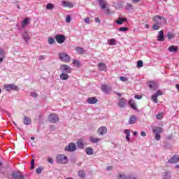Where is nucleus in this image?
I'll list each match as a JSON object with an SVG mask.
<instances>
[{
  "instance_id": "obj_1",
  "label": "nucleus",
  "mask_w": 179,
  "mask_h": 179,
  "mask_svg": "<svg viewBox=\"0 0 179 179\" xmlns=\"http://www.w3.org/2000/svg\"><path fill=\"white\" fill-rule=\"evenodd\" d=\"M153 22L157 23V24H166L167 23V20L166 17L161 16V15H156L152 18Z\"/></svg>"
},
{
  "instance_id": "obj_2",
  "label": "nucleus",
  "mask_w": 179,
  "mask_h": 179,
  "mask_svg": "<svg viewBox=\"0 0 179 179\" xmlns=\"http://www.w3.org/2000/svg\"><path fill=\"white\" fill-rule=\"evenodd\" d=\"M56 161L59 164H68V157L64 154L58 155L56 157Z\"/></svg>"
},
{
  "instance_id": "obj_3",
  "label": "nucleus",
  "mask_w": 179,
  "mask_h": 179,
  "mask_svg": "<svg viewBox=\"0 0 179 179\" xmlns=\"http://www.w3.org/2000/svg\"><path fill=\"white\" fill-rule=\"evenodd\" d=\"M59 58L60 61H62L63 62H66L68 64L71 61V57L68 55V54L62 52L59 54Z\"/></svg>"
},
{
  "instance_id": "obj_4",
  "label": "nucleus",
  "mask_w": 179,
  "mask_h": 179,
  "mask_svg": "<svg viewBox=\"0 0 179 179\" xmlns=\"http://www.w3.org/2000/svg\"><path fill=\"white\" fill-rule=\"evenodd\" d=\"M48 120L49 122H52V124H56V122H58L59 117H58V115L55 113H51L49 115Z\"/></svg>"
},
{
  "instance_id": "obj_5",
  "label": "nucleus",
  "mask_w": 179,
  "mask_h": 179,
  "mask_svg": "<svg viewBox=\"0 0 179 179\" xmlns=\"http://www.w3.org/2000/svg\"><path fill=\"white\" fill-rule=\"evenodd\" d=\"M11 176L14 179H24V176L22 174L20 171H13Z\"/></svg>"
},
{
  "instance_id": "obj_6",
  "label": "nucleus",
  "mask_w": 179,
  "mask_h": 179,
  "mask_svg": "<svg viewBox=\"0 0 179 179\" xmlns=\"http://www.w3.org/2000/svg\"><path fill=\"white\" fill-rule=\"evenodd\" d=\"M76 149V144H75V143H70L67 146L65 147L64 150L66 152H75Z\"/></svg>"
},
{
  "instance_id": "obj_7",
  "label": "nucleus",
  "mask_w": 179,
  "mask_h": 179,
  "mask_svg": "<svg viewBox=\"0 0 179 179\" xmlns=\"http://www.w3.org/2000/svg\"><path fill=\"white\" fill-rule=\"evenodd\" d=\"M55 38L58 44H63V43H65V40H66L65 35L64 34H57L55 35Z\"/></svg>"
},
{
  "instance_id": "obj_8",
  "label": "nucleus",
  "mask_w": 179,
  "mask_h": 179,
  "mask_svg": "<svg viewBox=\"0 0 179 179\" xmlns=\"http://www.w3.org/2000/svg\"><path fill=\"white\" fill-rule=\"evenodd\" d=\"M4 88L6 89V92H10V90H15L17 92L19 90V87L15 84H7L4 85Z\"/></svg>"
},
{
  "instance_id": "obj_9",
  "label": "nucleus",
  "mask_w": 179,
  "mask_h": 179,
  "mask_svg": "<svg viewBox=\"0 0 179 179\" xmlns=\"http://www.w3.org/2000/svg\"><path fill=\"white\" fill-rule=\"evenodd\" d=\"M101 89L102 92H103V93H106V94H110L111 93V91L113 90L111 87L107 85H101Z\"/></svg>"
},
{
  "instance_id": "obj_10",
  "label": "nucleus",
  "mask_w": 179,
  "mask_h": 179,
  "mask_svg": "<svg viewBox=\"0 0 179 179\" xmlns=\"http://www.w3.org/2000/svg\"><path fill=\"white\" fill-rule=\"evenodd\" d=\"M60 71H62V73H71L72 72L71 67L66 64L62 65L60 66Z\"/></svg>"
},
{
  "instance_id": "obj_11",
  "label": "nucleus",
  "mask_w": 179,
  "mask_h": 179,
  "mask_svg": "<svg viewBox=\"0 0 179 179\" xmlns=\"http://www.w3.org/2000/svg\"><path fill=\"white\" fill-rule=\"evenodd\" d=\"M117 106L120 108H125L127 106V99L124 97L120 98L117 102Z\"/></svg>"
},
{
  "instance_id": "obj_12",
  "label": "nucleus",
  "mask_w": 179,
  "mask_h": 179,
  "mask_svg": "<svg viewBox=\"0 0 179 179\" xmlns=\"http://www.w3.org/2000/svg\"><path fill=\"white\" fill-rule=\"evenodd\" d=\"M62 6H64V8H73V3L69 2L66 0L62 1Z\"/></svg>"
},
{
  "instance_id": "obj_13",
  "label": "nucleus",
  "mask_w": 179,
  "mask_h": 179,
  "mask_svg": "<svg viewBox=\"0 0 179 179\" xmlns=\"http://www.w3.org/2000/svg\"><path fill=\"white\" fill-rule=\"evenodd\" d=\"M98 4L101 9H106L107 8V1L106 0H97Z\"/></svg>"
},
{
  "instance_id": "obj_14",
  "label": "nucleus",
  "mask_w": 179,
  "mask_h": 179,
  "mask_svg": "<svg viewBox=\"0 0 179 179\" xmlns=\"http://www.w3.org/2000/svg\"><path fill=\"white\" fill-rule=\"evenodd\" d=\"M128 104L131 107V108H132L133 110H135L136 111H138L136 103H135V101H134V99L129 100Z\"/></svg>"
},
{
  "instance_id": "obj_15",
  "label": "nucleus",
  "mask_w": 179,
  "mask_h": 179,
  "mask_svg": "<svg viewBox=\"0 0 179 179\" xmlns=\"http://www.w3.org/2000/svg\"><path fill=\"white\" fill-rule=\"evenodd\" d=\"M148 86L150 87V89H152V90H157V83L155 82V81H150L148 83Z\"/></svg>"
},
{
  "instance_id": "obj_16",
  "label": "nucleus",
  "mask_w": 179,
  "mask_h": 179,
  "mask_svg": "<svg viewBox=\"0 0 179 179\" xmlns=\"http://www.w3.org/2000/svg\"><path fill=\"white\" fill-rule=\"evenodd\" d=\"M179 162V156L173 155L171 159H169L168 163L174 164L178 163Z\"/></svg>"
},
{
  "instance_id": "obj_17",
  "label": "nucleus",
  "mask_w": 179,
  "mask_h": 179,
  "mask_svg": "<svg viewBox=\"0 0 179 179\" xmlns=\"http://www.w3.org/2000/svg\"><path fill=\"white\" fill-rule=\"evenodd\" d=\"M98 69L106 72V71H107V65H106V63L101 62L98 64Z\"/></svg>"
},
{
  "instance_id": "obj_18",
  "label": "nucleus",
  "mask_w": 179,
  "mask_h": 179,
  "mask_svg": "<svg viewBox=\"0 0 179 179\" xmlns=\"http://www.w3.org/2000/svg\"><path fill=\"white\" fill-rule=\"evenodd\" d=\"M99 135L103 136L107 134V128L106 127H101L98 129Z\"/></svg>"
},
{
  "instance_id": "obj_19",
  "label": "nucleus",
  "mask_w": 179,
  "mask_h": 179,
  "mask_svg": "<svg viewBox=\"0 0 179 179\" xmlns=\"http://www.w3.org/2000/svg\"><path fill=\"white\" fill-rule=\"evenodd\" d=\"M157 41H164V31H163V30L159 31Z\"/></svg>"
},
{
  "instance_id": "obj_20",
  "label": "nucleus",
  "mask_w": 179,
  "mask_h": 179,
  "mask_svg": "<svg viewBox=\"0 0 179 179\" xmlns=\"http://www.w3.org/2000/svg\"><path fill=\"white\" fill-rule=\"evenodd\" d=\"M29 24H30V18L25 17L22 22V27L24 29V27H26V26H29Z\"/></svg>"
},
{
  "instance_id": "obj_21",
  "label": "nucleus",
  "mask_w": 179,
  "mask_h": 179,
  "mask_svg": "<svg viewBox=\"0 0 179 179\" xmlns=\"http://www.w3.org/2000/svg\"><path fill=\"white\" fill-rule=\"evenodd\" d=\"M97 101H99V100L96 97H90V98H88L87 100V102L88 103V104H96Z\"/></svg>"
},
{
  "instance_id": "obj_22",
  "label": "nucleus",
  "mask_w": 179,
  "mask_h": 179,
  "mask_svg": "<svg viewBox=\"0 0 179 179\" xmlns=\"http://www.w3.org/2000/svg\"><path fill=\"white\" fill-rule=\"evenodd\" d=\"M22 38H24L25 43H28L29 41H30V36L29 35V33L26 31L22 34Z\"/></svg>"
},
{
  "instance_id": "obj_23",
  "label": "nucleus",
  "mask_w": 179,
  "mask_h": 179,
  "mask_svg": "<svg viewBox=\"0 0 179 179\" xmlns=\"http://www.w3.org/2000/svg\"><path fill=\"white\" fill-rule=\"evenodd\" d=\"M23 122H24V125H30V124H31V119H30L29 117L25 115L24 117Z\"/></svg>"
},
{
  "instance_id": "obj_24",
  "label": "nucleus",
  "mask_w": 179,
  "mask_h": 179,
  "mask_svg": "<svg viewBox=\"0 0 179 179\" xmlns=\"http://www.w3.org/2000/svg\"><path fill=\"white\" fill-rule=\"evenodd\" d=\"M169 52H177L178 51V47L176 45H171L168 48Z\"/></svg>"
},
{
  "instance_id": "obj_25",
  "label": "nucleus",
  "mask_w": 179,
  "mask_h": 179,
  "mask_svg": "<svg viewBox=\"0 0 179 179\" xmlns=\"http://www.w3.org/2000/svg\"><path fill=\"white\" fill-rule=\"evenodd\" d=\"M75 50L76 52L80 54V55H83V54H85V49H83V48L76 47Z\"/></svg>"
},
{
  "instance_id": "obj_26",
  "label": "nucleus",
  "mask_w": 179,
  "mask_h": 179,
  "mask_svg": "<svg viewBox=\"0 0 179 179\" xmlns=\"http://www.w3.org/2000/svg\"><path fill=\"white\" fill-rule=\"evenodd\" d=\"M4 59H5V52H3V50L0 48V64H2Z\"/></svg>"
},
{
  "instance_id": "obj_27",
  "label": "nucleus",
  "mask_w": 179,
  "mask_h": 179,
  "mask_svg": "<svg viewBox=\"0 0 179 179\" xmlns=\"http://www.w3.org/2000/svg\"><path fill=\"white\" fill-rule=\"evenodd\" d=\"M135 122H136V117L135 115L130 117L129 119V125H132L133 124H135Z\"/></svg>"
},
{
  "instance_id": "obj_28",
  "label": "nucleus",
  "mask_w": 179,
  "mask_h": 179,
  "mask_svg": "<svg viewBox=\"0 0 179 179\" xmlns=\"http://www.w3.org/2000/svg\"><path fill=\"white\" fill-rule=\"evenodd\" d=\"M69 78V75H68V73H62L60 75V79L62 80H68V78Z\"/></svg>"
},
{
  "instance_id": "obj_29",
  "label": "nucleus",
  "mask_w": 179,
  "mask_h": 179,
  "mask_svg": "<svg viewBox=\"0 0 179 179\" xmlns=\"http://www.w3.org/2000/svg\"><path fill=\"white\" fill-rule=\"evenodd\" d=\"M154 134H163V128L162 127H157L152 130Z\"/></svg>"
},
{
  "instance_id": "obj_30",
  "label": "nucleus",
  "mask_w": 179,
  "mask_h": 179,
  "mask_svg": "<svg viewBox=\"0 0 179 179\" xmlns=\"http://www.w3.org/2000/svg\"><path fill=\"white\" fill-rule=\"evenodd\" d=\"M124 134H126L127 141H128V142H130L131 138H129V136H131V131H129L128 129H124Z\"/></svg>"
},
{
  "instance_id": "obj_31",
  "label": "nucleus",
  "mask_w": 179,
  "mask_h": 179,
  "mask_svg": "<svg viewBox=\"0 0 179 179\" xmlns=\"http://www.w3.org/2000/svg\"><path fill=\"white\" fill-rule=\"evenodd\" d=\"M78 177H80V178H85V177H86V172L83 170H80L78 171Z\"/></svg>"
},
{
  "instance_id": "obj_32",
  "label": "nucleus",
  "mask_w": 179,
  "mask_h": 179,
  "mask_svg": "<svg viewBox=\"0 0 179 179\" xmlns=\"http://www.w3.org/2000/svg\"><path fill=\"white\" fill-rule=\"evenodd\" d=\"M124 22H127V18L119 17L116 21L117 24H122Z\"/></svg>"
},
{
  "instance_id": "obj_33",
  "label": "nucleus",
  "mask_w": 179,
  "mask_h": 179,
  "mask_svg": "<svg viewBox=\"0 0 179 179\" xmlns=\"http://www.w3.org/2000/svg\"><path fill=\"white\" fill-rule=\"evenodd\" d=\"M85 152L88 156H92V155H93L94 150L92 148H87L85 149Z\"/></svg>"
},
{
  "instance_id": "obj_34",
  "label": "nucleus",
  "mask_w": 179,
  "mask_h": 179,
  "mask_svg": "<svg viewBox=\"0 0 179 179\" xmlns=\"http://www.w3.org/2000/svg\"><path fill=\"white\" fill-rule=\"evenodd\" d=\"M162 179H171V174L169 172L164 173L162 176Z\"/></svg>"
},
{
  "instance_id": "obj_35",
  "label": "nucleus",
  "mask_w": 179,
  "mask_h": 179,
  "mask_svg": "<svg viewBox=\"0 0 179 179\" xmlns=\"http://www.w3.org/2000/svg\"><path fill=\"white\" fill-rule=\"evenodd\" d=\"M90 141L92 143H99V142H100V138L90 137Z\"/></svg>"
},
{
  "instance_id": "obj_36",
  "label": "nucleus",
  "mask_w": 179,
  "mask_h": 179,
  "mask_svg": "<svg viewBox=\"0 0 179 179\" xmlns=\"http://www.w3.org/2000/svg\"><path fill=\"white\" fill-rule=\"evenodd\" d=\"M157 97H158L157 95H156L155 94H152V100L156 104H157L159 103V100L157 99Z\"/></svg>"
},
{
  "instance_id": "obj_37",
  "label": "nucleus",
  "mask_w": 179,
  "mask_h": 179,
  "mask_svg": "<svg viewBox=\"0 0 179 179\" xmlns=\"http://www.w3.org/2000/svg\"><path fill=\"white\" fill-rule=\"evenodd\" d=\"M108 43L109 45H115V39L111 38V39L108 40Z\"/></svg>"
},
{
  "instance_id": "obj_38",
  "label": "nucleus",
  "mask_w": 179,
  "mask_h": 179,
  "mask_svg": "<svg viewBox=\"0 0 179 179\" xmlns=\"http://www.w3.org/2000/svg\"><path fill=\"white\" fill-rule=\"evenodd\" d=\"M77 146L79 149H83V146H84L83 142L80 141H77Z\"/></svg>"
},
{
  "instance_id": "obj_39",
  "label": "nucleus",
  "mask_w": 179,
  "mask_h": 179,
  "mask_svg": "<svg viewBox=\"0 0 179 179\" xmlns=\"http://www.w3.org/2000/svg\"><path fill=\"white\" fill-rule=\"evenodd\" d=\"M54 8V4L49 3L46 5V9L48 10H51Z\"/></svg>"
},
{
  "instance_id": "obj_40",
  "label": "nucleus",
  "mask_w": 179,
  "mask_h": 179,
  "mask_svg": "<svg viewBox=\"0 0 179 179\" xmlns=\"http://www.w3.org/2000/svg\"><path fill=\"white\" fill-rule=\"evenodd\" d=\"M164 117V113H160L156 115L157 120H162Z\"/></svg>"
},
{
  "instance_id": "obj_41",
  "label": "nucleus",
  "mask_w": 179,
  "mask_h": 179,
  "mask_svg": "<svg viewBox=\"0 0 179 179\" xmlns=\"http://www.w3.org/2000/svg\"><path fill=\"white\" fill-rule=\"evenodd\" d=\"M126 9L127 10H132V9H134V8L132 7V5L129 3H127L126 5Z\"/></svg>"
},
{
  "instance_id": "obj_42",
  "label": "nucleus",
  "mask_w": 179,
  "mask_h": 179,
  "mask_svg": "<svg viewBox=\"0 0 179 179\" xmlns=\"http://www.w3.org/2000/svg\"><path fill=\"white\" fill-rule=\"evenodd\" d=\"M143 66V62L142 60H138L137 62V68H142Z\"/></svg>"
},
{
  "instance_id": "obj_43",
  "label": "nucleus",
  "mask_w": 179,
  "mask_h": 179,
  "mask_svg": "<svg viewBox=\"0 0 179 179\" xmlns=\"http://www.w3.org/2000/svg\"><path fill=\"white\" fill-rule=\"evenodd\" d=\"M55 39H54V38L50 37L48 38V43L50 45L55 44Z\"/></svg>"
},
{
  "instance_id": "obj_44",
  "label": "nucleus",
  "mask_w": 179,
  "mask_h": 179,
  "mask_svg": "<svg viewBox=\"0 0 179 179\" xmlns=\"http://www.w3.org/2000/svg\"><path fill=\"white\" fill-rule=\"evenodd\" d=\"M167 37H168L169 40H171L172 38H174V35L173 34V33L168 32Z\"/></svg>"
},
{
  "instance_id": "obj_45",
  "label": "nucleus",
  "mask_w": 179,
  "mask_h": 179,
  "mask_svg": "<svg viewBox=\"0 0 179 179\" xmlns=\"http://www.w3.org/2000/svg\"><path fill=\"white\" fill-rule=\"evenodd\" d=\"M73 65H76V66H80V62H79V61H78V60H76V59H74L73 61Z\"/></svg>"
},
{
  "instance_id": "obj_46",
  "label": "nucleus",
  "mask_w": 179,
  "mask_h": 179,
  "mask_svg": "<svg viewBox=\"0 0 179 179\" xmlns=\"http://www.w3.org/2000/svg\"><path fill=\"white\" fill-rule=\"evenodd\" d=\"M155 94L156 95V96H157L158 97H159V96H163V91H162V90H157V92H156V93H155Z\"/></svg>"
},
{
  "instance_id": "obj_47",
  "label": "nucleus",
  "mask_w": 179,
  "mask_h": 179,
  "mask_svg": "<svg viewBox=\"0 0 179 179\" xmlns=\"http://www.w3.org/2000/svg\"><path fill=\"white\" fill-rule=\"evenodd\" d=\"M155 134L156 141H159L160 139H162V136H160V134L159 133H155Z\"/></svg>"
},
{
  "instance_id": "obj_48",
  "label": "nucleus",
  "mask_w": 179,
  "mask_h": 179,
  "mask_svg": "<svg viewBox=\"0 0 179 179\" xmlns=\"http://www.w3.org/2000/svg\"><path fill=\"white\" fill-rule=\"evenodd\" d=\"M71 17L70 15H68L66 17V23H71Z\"/></svg>"
},
{
  "instance_id": "obj_49",
  "label": "nucleus",
  "mask_w": 179,
  "mask_h": 179,
  "mask_svg": "<svg viewBox=\"0 0 179 179\" xmlns=\"http://www.w3.org/2000/svg\"><path fill=\"white\" fill-rule=\"evenodd\" d=\"M119 31H127L128 30V28L127 27H122L118 29Z\"/></svg>"
},
{
  "instance_id": "obj_50",
  "label": "nucleus",
  "mask_w": 179,
  "mask_h": 179,
  "mask_svg": "<svg viewBox=\"0 0 179 179\" xmlns=\"http://www.w3.org/2000/svg\"><path fill=\"white\" fill-rule=\"evenodd\" d=\"M152 29L154 30H159V29H160V27H159L158 24H155L152 25Z\"/></svg>"
},
{
  "instance_id": "obj_51",
  "label": "nucleus",
  "mask_w": 179,
  "mask_h": 179,
  "mask_svg": "<svg viewBox=\"0 0 179 179\" xmlns=\"http://www.w3.org/2000/svg\"><path fill=\"white\" fill-rule=\"evenodd\" d=\"M43 168H37L36 169V173H37V174H40L42 171H43Z\"/></svg>"
},
{
  "instance_id": "obj_52",
  "label": "nucleus",
  "mask_w": 179,
  "mask_h": 179,
  "mask_svg": "<svg viewBox=\"0 0 179 179\" xmlns=\"http://www.w3.org/2000/svg\"><path fill=\"white\" fill-rule=\"evenodd\" d=\"M120 80H121L122 82H127V80H128V78L127 77L120 76Z\"/></svg>"
},
{
  "instance_id": "obj_53",
  "label": "nucleus",
  "mask_w": 179,
  "mask_h": 179,
  "mask_svg": "<svg viewBox=\"0 0 179 179\" xmlns=\"http://www.w3.org/2000/svg\"><path fill=\"white\" fill-rule=\"evenodd\" d=\"M31 96L34 97V99H37V97H38V94H37V93L34 92L31 93Z\"/></svg>"
},
{
  "instance_id": "obj_54",
  "label": "nucleus",
  "mask_w": 179,
  "mask_h": 179,
  "mask_svg": "<svg viewBox=\"0 0 179 179\" xmlns=\"http://www.w3.org/2000/svg\"><path fill=\"white\" fill-rule=\"evenodd\" d=\"M118 179H128V177H127L125 175L120 174Z\"/></svg>"
},
{
  "instance_id": "obj_55",
  "label": "nucleus",
  "mask_w": 179,
  "mask_h": 179,
  "mask_svg": "<svg viewBox=\"0 0 179 179\" xmlns=\"http://www.w3.org/2000/svg\"><path fill=\"white\" fill-rule=\"evenodd\" d=\"M34 159L31 160V170H34Z\"/></svg>"
},
{
  "instance_id": "obj_56",
  "label": "nucleus",
  "mask_w": 179,
  "mask_h": 179,
  "mask_svg": "<svg viewBox=\"0 0 179 179\" xmlns=\"http://www.w3.org/2000/svg\"><path fill=\"white\" fill-rule=\"evenodd\" d=\"M102 10H104V12L106 15H110V9L109 8H105V9H102Z\"/></svg>"
},
{
  "instance_id": "obj_57",
  "label": "nucleus",
  "mask_w": 179,
  "mask_h": 179,
  "mask_svg": "<svg viewBox=\"0 0 179 179\" xmlns=\"http://www.w3.org/2000/svg\"><path fill=\"white\" fill-rule=\"evenodd\" d=\"M84 22H85V23H87V24H90V18L86 17V18L84 20Z\"/></svg>"
},
{
  "instance_id": "obj_58",
  "label": "nucleus",
  "mask_w": 179,
  "mask_h": 179,
  "mask_svg": "<svg viewBox=\"0 0 179 179\" xmlns=\"http://www.w3.org/2000/svg\"><path fill=\"white\" fill-rule=\"evenodd\" d=\"M48 163H50V164H52L54 163V159L51 157L48 158Z\"/></svg>"
},
{
  "instance_id": "obj_59",
  "label": "nucleus",
  "mask_w": 179,
  "mask_h": 179,
  "mask_svg": "<svg viewBox=\"0 0 179 179\" xmlns=\"http://www.w3.org/2000/svg\"><path fill=\"white\" fill-rule=\"evenodd\" d=\"M134 98L137 100H141L142 99V95H135Z\"/></svg>"
},
{
  "instance_id": "obj_60",
  "label": "nucleus",
  "mask_w": 179,
  "mask_h": 179,
  "mask_svg": "<svg viewBox=\"0 0 179 179\" xmlns=\"http://www.w3.org/2000/svg\"><path fill=\"white\" fill-rule=\"evenodd\" d=\"M95 22H96V23H98L99 24H100L101 23V21L99 18H95Z\"/></svg>"
},
{
  "instance_id": "obj_61",
  "label": "nucleus",
  "mask_w": 179,
  "mask_h": 179,
  "mask_svg": "<svg viewBox=\"0 0 179 179\" xmlns=\"http://www.w3.org/2000/svg\"><path fill=\"white\" fill-rule=\"evenodd\" d=\"M42 59H45V57H44L43 55L39 56L38 61H42Z\"/></svg>"
},
{
  "instance_id": "obj_62",
  "label": "nucleus",
  "mask_w": 179,
  "mask_h": 179,
  "mask_svg": "<svg viewBox=\"0 0 179 179\" xmlns=\"http://www.w3.org/2000/svg\"><path fill=\"white\" fill-rule=\"evenodd\" d=\"M112 169H113V166H108L106 167L107 171H110V170H111Z\"/></svg>"
},
{
  "instance_id": "obj_63",
  "label": "nucleus",
  "mask_w": 179,
  "mask_h": 179,
  "mask_svg": "<svg viewBox=\"0 0 179 179\" xmlns=\"http://www.w3.org/2000/svg\"><path fill=\"white\" fill-rule=\"evenodd\" d=\"M141 136H143V137L146 136V132L141 131Z\"/></svg>"
},
{
  "instance_id": "obj_64",
  "label": "nucleus",
  "mask_w": 179,
  "mask_h": 179,
  "mask_svg": "<svg viewBox=\"0 0 179 179\" xmlns=\"http://www.w3.org/2000/svg\"><path fill=\"white\" fill-rule=\"evenodd\" d=\"M129 179H136V178H135V177H132V176H129V178H128Z\"/></svg>"
}]
</instances>
